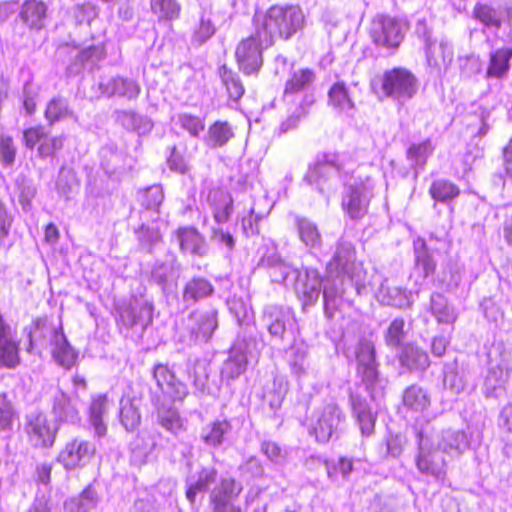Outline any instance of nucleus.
Here are the masks:
<instances>
[{
    "mask_svg": "<svg viewBox=\"0 0 512 512\" xmlns=\"http://www.w3.org/2000/svg\"><path fill=\"white\" fill-rule=\"evenodd\" d=\"M304 23L305 16L298 6L274 5L253 18L254 28L266 46H272L275 37L289 40L304 27Z\"/></svg>",
    "mask_w": 512,
    "mask_h": 512,
    "instance_id": "1",
    "label": "nucleus"
},
{
    "mask_svg": "<svg viewBox=\"0 0 512 512\" xmlns=\"http://www.w3.org/2000/svg\"><path fill=\"white\" fill-rule=\"evenodd\" d=\"M262 346V341L256 337L239 335L229 349L228 358L222 364L221 380L229 384L239 378L249 363L258 361Z\"/></svg>",
    "mask_w": 512,
    "mask_h": 512,
    "instance_id": "2",
    "label": "nucleus"
},
{
    "mask_svg": "<svg viewBox=\"0 0 512 512\" xmlns=\"http://www.w3.org/2000/svg\"><path fill=\"white\" fill-rule=\"evenodd\" d=\"M418 453L415 464L418 471L432 477L437 482H444L447 475V464L441 456L438 447H434L432 429L429 425L415 429Z\"/></svg>",
    "mask_w": 512,
    "mask_h": 512,
    "instance_id": "3",
    "label": "nucleus"
},
{
    "mask_svg": "<svg viewBox=\"0 0 512 512\" xmlns=\"http://www.w3.org/2000/svg\"><path fill=\"white\" fill-rule=\"evenodd\" d=\"M358 373L362 378L365 389L373 401H378L384 396L386 381L379 377L375 359L374 343L368 339H362L356 350Z\"/></svg>",
    "mask_w": 512,
    "mask_h": 512,
    "instance_id": "4",
    "label": "nucleus"
},
{
    "mask_svg": "<svg viewBox=\"0 0 512 512\" xmlns=\"http://www.w3.org/2000/svg\"><path fill=\"white\" fill-rule=\"evenodd\" d=\"M418 90L416 76L407 68L394 67L383 72L376 87L382 97L397 101L411 99Z\"/></svg>",
    "mask_w": 512,
    "mask_h": 512,
    "instance_id": "5",
    "label": "nucleus"
},
{
    "mask_svg": "<svg viewBox=\"0 0 512 512\" xmlns=\"http://www.w3.org/2000/svg\"><path fill=\"white\" fill-rule=\"evenodd\" d=\"M343 415L335 403H327L315 408L306 418V426L310 435L314 436L319 443H327L337 436Z\"/></svg>",
    "mask_w": 512,
    "mask_h": 512,
    "instance_id": "6",
    "label": "nucleus"
},
{
    "mask_svg": "<svg viewBox=\"0 0 512 512\" xmlns=\"http://www.w3.org/2000/svg\"><path fill=\"white\" fill-rule=\"evenodd\" d=\"M269 47L255 28L251 35L241 39L236 45L235 59L239 70L244 75L258 74L263 65V51Z\"/></svg>",
    "mask_w": 512,
    "mask_h": 512,
    "instance_id": "7",
    "label": "nucleus"
},
{
    "mask_svg": "<svg viewBox=\"0 0 512 512\" xmlns=\"http://www.w3.org/2000/svg\"><path fill=\"white\" fill-rule=\"evenodd\" d=\"M369 35L377 46L392 49L399 47L404 39L399 20L389 15L373 18Z\"/></svg>",
    "mask_w": 512,
    "mask_h": 512,
    "instance_id": "8",
    "label": "nucleus"
},
{
    "mask_svg": "<svg viewBox=\"0 0 512 512\" xmlns=\"http://www.w3.org/2000/svg\"><path fill=\"white\" fill-rule=\"evenodd\" d=\"M242 489L241 483L234 479H222L210 493L212 512H241L237 500Z\"/></svg>",
    "mask_w": 512,
    "mask_h": 512,
    "instance_id": "9",
    "label": "nucleus"
},
{
    "mask_svg": "<svg viewBox=\"0 0 512 512\" xmlns=\"http://www.w3.org/2000/svg\"><path fill=\"white\" fill-rule=\"evenodd\" d=\"M152 374L163 397L171 402H182L187 397L189 392L186 384L180 381L167 365L156 364Z\"/></svg>",
    "mask_w": 512,
    "mask_h": 512,
    "instance_id": "10",
    "label": "nucleus"
},
{
    "mask_svg": "<svg viewBox=\"0 0 512 512\" xmlns=\"http://www.w3.org/2000/svg\"><path fill=\"white\" fill-rule=\"evenodd\" d=\"M512 352H504L499 363L491 365L484 382L486 397H499L505 390L512 371Z\"/></svg>",
    "mask_w": 512,
    "mask_h": 512,
    "instance_id": "11",
    "label": "nucleus"
},
{
    "mask_svg": "<svg viewBox=\"0 0 512 512\" xmlns=\"http://www.w3.org/2000/svg\"><path fill=\"white\" fill-rule=\"evenodd\" d=\"M96 447L93 443L83 439H73L68 442L58 456L66 469L85 466L93 458Z\"/></svg>",
    "mask_w": 512,
    "mask_h": 512,
    "instance_id": "12",
    "label": "nucleus"
},
{
    "mask_svg": "<svg viewBox=\"0 0 512 512\" xmlns=\"http://www.w3.org/2000/svg\"><path fill=\"white\" fill-rule=\"evenodd\" d=\"M179 250L182 254L202 257L207 252L204 235L194 226H180L174 232Z\"/></svg>",
    "mask_w": 512,
    "mask_h": 512,
    "instance_id": "13",
    "label": "nucleus"
},
{
    "mask_svg": "<svg viewBox=\"0 0 512 512\" xmlns=\"http://www.w3.org/2000/svg\"><path fill=\"white\" fill-rule=\"evenodd\" d=\"M151 402L157 409V422L162 428L174 436H179L186 430L178 410L166 407L158 392H151Z\"/></svg>",
    "mask_w": 512,
    "mask_h": 512,
    "instance_id": "14",
    "label": "nucleus"
},
{
    "mask_svg": "<svg viewBox=\"0 0 512 512\" xmlns=\"http://www.w3.org/2000/svg\"><path fill=\"white\" fill-rule=\"evenodd\" d=\"M370 200L364 187L350 185L342 197L341 207L351 219L358 220L368 213Z\"/></svg>",
    "mask_w": 512,
    "mask_h": 512,
    "instance_id": "15",
    "label": "nucleus"
},
{
    "mask_svg": "<svg viewBox=\"0 0 512 512\" xmlns=\"http://www.w3.org/2000/svg\"><path fill=\"white\" fill-rule=\"evenodd\" d=\"M79 403V397L76 394L68 395L61 390H56L53 395L52 411L60 421L75 424L80 421Z\"/></svg>",
    "mask_w": 512,
    "mask_h": 512,
    "instance_id": "16",
    "label": "nucleus"
},
{
    "mask_svg": "<svg viewBox=\"0 0 512 512\" xmlns=\"http://www.w3.org/2000/svg\"><path fill=\"white\" fill-rule=\"evenodd\" d=\"M18 364L19 354L16 334L6 322H0V368H14Z\"/></svg>",
    "mask_w": 512,
    "mask_h": 512,
    "instance_id": "17",
    "label": "nucleus"
},
{
    "mask_svg": "<svg viewBox=\"0 0 512 512\" xmlns=\"http://www.w3.org/2000/svg\"><path fill=\"white\" fill-rule=\"evenodd\" d=\"M437 447L448 455L460 456L469 449L470 441L464 431L446 429L441 432Z\"/></svg>",
    "mask_w": 512,
    "mask_h": 512,
    "instance_id": "18",
    "label": "nucleus"
},
{
    "mask_svg": "<svg viewBox=\"0 0 512 512\" xmlns=\"http://www.w3.org/2000/svg\"><path fill=\"white\" fill-rule=\"evenodd\" d=\"M353 415L363 436L369 437L374 433L377 415L367 401L358 395L350 396Z\"/></svg>",
    "mask_w": 512,
    "mask_h": 512,
    "instance_id": "19",
    "label": "nucleus"
},
{
    "mask_svg": "<svg viewBox=\"0 0 512 512\" xmlns=\"http://www.w3.org/2000/svg\"><path fill=\"white\" fill-rule=\"evenodd\" d=\"M208 201L212 207L215 222L218 224L228 222L233 210L231 195L220 188H215L209 191Z\"/></svg>",
    "mask_w": 512,
    "mask_h": 512,
    "instance_id": "20",
    "label": "nucleus"
},
{
    "mask_svg": "<svg viewBox=\"0 0 512 512\" xmlns=\"http://www.w3.org/2000/svg\"><path fill=\"white\" fill-rule=\"evenodd\" d=\"M429 196L435 204H450L461 194L460 187L446 178H437L431 182Z\"/></svg>",
    "mask_w": 512,
    "mask_h": 512,
    "instance_id": "21",
    "label": "nucleus"
},
{
    "mask_svg": "<svg viewBox=\"0 0 512 512\" xmlns=\"http://www.w3.org/2000/svg\"><path fill=\"white\" fill-rule=\"evenodd\" d=\"M217 322H187L181 330L180 341L188 345L207 342L217 329Z\"/></svg>",
    "mask_w": 512,
    "mask_h": 512,
    "instance_id": "22",
    "label": "nucleus"
},
{
    "mask_svg": "<svg viewBox=\"0 0 512 512\" xmlns=\"http://www.w3.org/2000/svg\"><path fill=\"white\" fill-rule=\"evenodd\" d=\"M217 475L218 472L214 467H204L198 472L195 479L188 478L186 480V498L188 501L193 504L197 493L208 491L210 486L216 482Z\"/></svg>",
    "mask_w": 512,
    "mask_h": 512,
    "instance_id": "23",
    "label": "nucleus"
},
{
    "mask_svg": "<svg viewBox=\"0 0 512 512\" xmlns=\"http://www.w3.org/2000/svg\"><path fill=\"white\" fill-rule=\"evenodd\" d=\"M512 59V48H498L489 54V61L486 69V78L501 79L505 77L510 69Z\"/></svg>",
    "mask_w": 512,
    "mask_h": 512,
    "instance_id": "24",
    "label": "nucleus"
},
{
    "mask_svg": "<svg viewBox=\"0 0 512 512\" xmlns=\"http://www.w3.org/2000/svg\"><path fill=\"white\" fill-rule=\"evenodd\" d=\"M399 362L408 370H426L429 365V357L426 351L413 344L403 346L399 354Z\"/></svg>",
    "mask_w": 512,
    "mask_h": 512,
    "instance_id": "25",
    "label": "nucleus"
},
{
    "mask_svg": "<svg viewBox=\"0 0 512 512\" xmlns=\"http://www.w3.org/2000/svg\"><path fill=\"white\" fill-rule=\"evenodd\" d=\"M99 503V495L93 486L89 484L78 497L65 501L64 508L67 512H89Z\"/></svg>",
    "mask_w": 512,
    "mask_h": 512,
    "instance_id": "26",
    "label": "nucleus"
},
{
    "mask_svg": "<svg viewBox=\"0 0 512 512\" xmlns=\"http://www.w3.org/2000/svg\"><path fill=\"white\" fill-rule=\"evenodd\" d=\"M316 74L311 68H300L293 71L284 85V95H294L308 89L315 81Z\"/></svg>",
    "mask_w": 512,
    "mask_h": 512,
    "instance_id": "27",
    "label": "nucleus"
},
{
    "mask_svg": "<svg viewBox=\"0 0 512 512\" xmlns=\"http://www.w3.org/2000/svg\"><path fill=\"white\" fill-rule=\"evenodd\" d=\"M231 430V424L227 420H216L206 424L202 427L200 432V439L206 446L218 447L220 446L225 436Z\"/></svg>",
    "mask_w": 512,
    "mask_h": 512,
    "instance_id": "28",
    "label": "nucleus"
},
{
    "mask_svg": "<svg viewBox=\"0 0 512 512\" xmlns=\"http://www.w3.org/2000/svg\"><path fill=\"white\" fill-rule=\"evenodd\" d=\"M53 357L65 369L71 368L77 358L74 349L68 343L63 331H55L53 335Z\"/></svg>",
    "mask_w": 512,
    "mask_h": 512,
    "instance_id": "29",
    "label": "nucleus"
},
{
    "mask_svg": "<svg viewBox=\"0 0 512 512\" xmlns=\"http://www.w3.org/2000/svg\"><path fill=\"white\" fill-rule=\"evenodd\" d=\"M150 10L158 22H172L180 18L182 5L179 0H150Z\"/></svg>",
    "mask_w": 512,
    "mask_h": 512,
    "instance_id": "30",
    "label": "nucleus"
},
{
    "mask_svg": "<svg viewBox=\"0 0 512 512\" xmlns=\"http://www.w3.org/2000/svg\"><path fill=\"white\" fill-rule=\"evenodd\" d=\"M402 402L407 409L422 413L428 409L431 400L424 388L418 385H411L404 390Z\"/></svg>",
    "mask_w": 512,
    "mask_h": 512,
    "instance_id": "31",
    "label": "nucleus"
},
{
    "mask_svg": "<svg viewBox=\"0 0 512 512\" xmlns=\"http://www.w3.org/2000/svg\"><path fill=\"white\" fill-rule=\"evenodd\" d=\"M57 426L49 422L45 416L34 418V446L51 447L55 441Z\"/></svg>",
    "mask_w": 512,
    "mask_h": 512,
    "instance_id": "32",
    "label": "nucleus"
},
{
    "mask_svg": "<svg viewBox=\"0 0 512 512\" xmlns=\"http://www.w3.org/2000/svg\"><path fill=\"white\" fill-rule=\"evenodd\" d=\"M108 399L106 395H98L92 399L89 410V421L94 428L95 435L102 437L106 434L107 427L103 416L107 411Z\"/></svg>",
    "mask_w": 512,
    "mask_h": 512,
    "instance_id": "33",
    "label": "nucleus"
},
{
    "mask_svg": "<svg viewBox=\"0 0 512 512\" xmlns=\"http://www.w3.org/2000/svg\"><path fill=\"white\" fill-rule=\"evenodd\" d=\"M328 105L338 110L354 108V103L344 82H336L330 87L328 91Z\"/></svg>",
    "mask_w": 512,
    "mask_h": 512,
    "instance_id": "34",
    "label": "nucleus"
},
{
    "mask_svg": "<svg viewBox=\"0 0 512 512\" xmlns=\"http://www.w3.org/2000/svg\"><path fill=\"white\" fill-rule=\"evenodd\" d=\"M473 17L487 28L500 29L502 20L494 7L478 2L472 10Z\"/></svg>",
    "mask_w": 512,
    "mask_h": 512,
    "instance_id": "35",
    "label": "nucleus"
},
{
    "mask_svg": "<svg viewBox=\"0 0 512 512\" xmlns=\"http://www.w3.org/2000/svg\"><path fill=\"white\" fill-rule=\"evenodd\" d=\"M498 425L504 431L503 453L512 458V401L508 402L500 411Z\"/></svg>",
    "mask_w": 512,
    "mask_h": 512,
    "instance_id": "36",
    "label": "nucleus"
},
{
    "mask_svg": "<svg viewBox=\"0 0 512 512\" xmlns=\"http://www.w3.org/2000/svg\"><path fill=\"white\" fill-rule=\"evenodd\" d=\"M214 288L210 281L202 277L192 278L184 287L183 297L186 300L197 301L210 296Z\"/></svg>",
    "mask_w": 512,
    "mask_h": 512,
    "instance_id": "37",
    "label": "nucleus"
},
{
    "mask_svg": "<svg viewBox=\"0 0 512 512\" xmlns=\"http://www.w3.org/2000/svg\"><path fill=\"white\" fill-rule=\"evenodd\" d=\"M307 349L303 346H292L288 352V363L292 374L300 379L307 375L309 363Z\"/></svg>",
    "mask_w": 512,
    "mask_h": 512,
    "instance_id": "38",
    "label": "nucleus"
},
{
    "mask_svg": "<svg viewBox=\"0 0 512 512\" xmlns=\"http://www.w3.org/2000/svg\"><path fill=\"white\" fill-rule=\"evenodd\" d=\"M141 416L137 406L130 399L120 401V422L127 431H134L140 424Z\"/></svg>",
    "mask_w": 512,
    "mask_h": 512,
    "instance_id": "39",
    "label": "nucleus"
},
{
    "mask_svg": "<svg viewBox=\"0 0 512 512\" xmlns=\"http://www.w3.org/2000/svg\"><path fill=\"white\" fill-rule=\"evenodd\" d=\"M208 137L213 146L222 147L234 137V132L229 122L215 121L208 129Z\"/></svg>",
    "mask_w": 512,
    "mask_h": 512,
    "instance_id": "40",
    "label": "nucleus"
},
{
    "mask_svg": "<svg viewBox=\"0 0 512 512\" xmlns=\"http://www.w3.org/2000/svg\"><path fill=\"white\" fill-rule=\"evenodd\" d=\"M219 72L222 82L226 87L229 98L233 101H238L244 95L245 92L241 80L234 72H232L226 66L221 67Z\"/></svg>",
    "mask_w": 512,
    "mask_h": 512,
    "instance_id": "41",
    "label": "nucleus"
},
{
    "mask_svg": "<svg viewBox=\"0 0 512 512\" xmlns=\"http://www.w3.org/2000/svg\"><path fill=\"white\" fill-rule=\"evenodd\" d=\"M326 469L331 480H346L353 470V461L347 457H339L337 460L326 461Z\"/></svg>",
    "mask_w": 512,
    "mask_h": 512,
    "instance_id": "42",
    "label": "nucleus"
},
{
    "mask_svg": "<svg viewBox=\"0 0 512 512\" xmlns=\"http://www.w3.org/2000/svg\"><path fill=\"white\" fill-rule=\"evenodd\" d=\"M434 147L429 139L418 143L412 144L406 152L407 158L414 162L416 165L424 166L427 163L428 157L432 154Z\"/></svg>",
    "mask_w": 512,
    "mask_h": 512,
    "instance_id": "43",
    "label": "nucleus"
},
{
    "mask_svg": "<svg viewBox=\"0 0 512 512\" xmlns=\"http://www.w3.org/2000/svg\"><path fill=\"white\" fill-rule=\"evenodd\" d=\"M208 363L205 360L196 359L189 369V377L192 378L196 390L204 392L208 380Z\"/></svg>",
    "mask_w": 512,
    "mask_h": 512,
    "instance_id": "44",
    "label": "nucleus"
},
{
    "mask_svg": "<svg viewBox=\"0 0 512 512\" xmlns=\"http://www.w3.org/2000/svg\"><path fill=\"white\" fill-rule=\"evenodd\" d=\"M334 168L339 171L342 169L341 163L334 158H329L325 155L322 159H318L310 166V175L315 180H318L327 175L329 169Z\"/></svg>",
    "mask_w": 512,
    "mask_h": 512,
    "instance_id": "45",
    "label": "nucleus"
},
{
    "mask_svg": "<svg viewBox=\"0 0 512 512\" xmlns=\"http://www.w3.org/2000/svg\"><path fill=\"white\" fill-rule=\"evenodd\" d=\"M310 279V275L306 273L305 278L299 277L296 282V291L298 297L303 300V302L310 303L319 297V288L312 284L309 287L307 286V281Z\"/></svg>",
    "mask_w": 512,
    "mask_h": 512,
    "instance_id": "46",
    "label": "nucleus"
},
{
    "mask_svg": "<svg viewBox=\"0 0 512 512\" xmlns=\"http://www.w3.org/2000/svg\"><path fill=\"white\" fill-rule=\"evenodd\" d=\"M163 199L164 195L159 187H149L141 195V205L147 210H157Z\"/></svg>",
    "mask_w": 512,
    "mask_h": 512,
    "instance_id": "47",
    "label": "nucleus"
},
{
    "mask_svg": "<svg viewBox=\"0 0 512 512\" xmlns=\"http://www.w3.org/2000/svg\"><path fill=\"white\" fill-rule=\"evenodd\" d=\"M416 266L420 267L424 277L432 276L436 272V262L426 247L417 252Z\"/></svg>",
    "mask_w": 512,
    "mask_h": 512,
    "instance_id": "48",
    "label": "nucleus"
},
{
    "mask_svg": "<svg viewBox=\"0 0 512 512\" xmlns=\"http://www.w3.org/2000/svg\"><path fill=\"white\" fill-rule=\"evenodd\" d=\"M45 114L49 121H58L69 114L68 105L61 99H53L47 105Z\"/></svg>",
    "mask_w": 512,
    "mask_h": 512,
    "instance_id": "49",
    "label": "nucleus"
},
{
    "mask_svg": "<svg viewBox=\"0 0 512 512\" xmlns=\"http://www.w3.org/2000/svg\"><path fill=\"white\" fill-rule=\"evenodd\" d=\"M179 123L181 127L188 131L192 136H197L205 127L203 120L197 116L187 113L179 116Z\"/></svg>",
    "mask_w": 512,
    "mask_h": 512,
    "instance_id": "50",
    "label": "nucleus"
},
{
    "mask_svg": "<svg viewBox=\"0 0 512 512\" xmlns=\"http://www.w3.org/2000/svg\"><path fill=\"white\" fill-rule=\"evenodd\" d=\"M16 157V150L10 136L0 137V161L5 166H11Z\"/></svg>",
    "mask_w": 512,
    "mask_h": 512,
    "instance_id": "51",
    "label": "nucleus"
},
{
    "mask_svg": "<svg viewBox=\"0 0 512 512\" xmlns=\"http://www.w3.org/2000/svg\"><path fill=\"white\" fill-rule=\"evenodd\" d=\"M262 453L267 456L269 460L274 463H281L284 461L286 452L276 442L265 440L261 444Z\"/></svg>",
    "mask_w": 512,
    "mask_h": 512,
    "instance_id": "52",
    "label": "nucleus"
},
{
    "mask_svg": "<svg viewBox=\"0 0 512 512\" xmlns=\"http://www.w3.org/2000/svg\"><path fill=\"white\" fill-rule=\"evenodd\" d=\"M404 337V322H391L385 337L387 345L391 347L398 346Z\"/></svg>",
    "mask_w": 512,
    "mask_h": 512,
    "instance_id": "53",
    "label": "nucleus"
},
{
    "mask_svg": "<svg viewBox=\"0 0 512 512\" xmlns=\"http://www.w3.org/2000/svg\"><path fill=\"white\" fill-rule=\"evenodd\" d=\"M444 385L455 394H459L465 389V382L463 381V378L453 372L445 375Z\"/></svg>",
    "mask_w": 512,
    "mask_h": 512,
    "instance_id": "54",
    "label": "nucleus"
},
{
    "mask_svg": "<svg viewBox=\"0 0 512 512\" xmlns=\"http://www.w3.org/2000/svg\"><path fill=\"white\" fill-rule=\"evenodd\" d=\"M12 419L11 405L7 401L5 395L0 394V429H6Z\"/></svg>",
    "mask_w": 512,
    "mask_h": 512,
    "instance_id": "55",
    "label": "nucleus"
},
{
    "mask_svg": "<svg viewBox=\"0 0 512 512\" xmlns=\"http://www.w3.org/2000/svg\"><path fill=\"white\" fill-rule=\"evenodd\" d=\"M386 294L388 298L385 299V296L383 295L382 301L390 306L401 307L403 306L404 301L407 300L404 292L398 288L387 289Z\"/></svg>",
    "mask_w": 512,
    "mask_h": 512,
    "instance_id": "56",
    "label": "nucleus"
},
{
    "mask_svg": "<svg viewBox=\"0 0 512 512\" xmlns=\"http://www.w3.org/2000/svg\"><path fill=\"white\" fill-rule=\"evenodd\" d=\"M131 512H158V507L155 499L148 496L136 500Z\"/></svg>",
    "mask_w": 512,
    "mask_h": 512,
    "instance_id": "57",
    "label": "nucleus"
},
{
    "mask_svg": "<svg viewBox=\"0 0 512 512\" xmlns=\"http://www.w3.org/2000/svg\"><path fill=\"white\" fill-rule=\"evenodd\" d=\"M211 238L218 243L224 244L229 250H232L235 246L234 237L229 232H225L222 229H213Z\"/></svg>",
    "mask_w": 512,
    "mask_h": 512,
    "instance_id": "58",
    "label": "nucleus"
},
{
    "mask_svg": "<svg viewBox=\"0 0 512 512\" xmlns=\"http://www.w3.org/2000/svg\"><path fill=\"white\" fill-rule=\"evenodd\" d=\"M402 440L399 436H389L386 439V453L391 457H398L402 453Z\"/></svg>",
    "mask_w": 512,
    "mask_h": 512,
    "instance_id": "59",
    "label": "nucleus"
},
{
    "mask_svg": "<svg viewBox=\"0 0 512 512\" xmlns=\"http://www.w3.org/2000/svg\"><path fill=\"white\" fill-rule=\"evenodd\" d=\"M215 33V28L210 20H201L196 32L200 41L210 38Z\"/></svg>",
    "mask_w": 512,
    "mask_h": 512,
    "instance_id": "60",
    "label": "nucleus"
},
{
    "mask_svg": "<svg viewBox=\"0 0 512 512\" xmlns=\"http://www.w3.org/2000/svg\"><path fill=\"white\" fill-rule=\"evenodd\" d=\"M448 341L445 337H434L431 344V352L436 357H441L445 354Z\"/></svg>",
    "mask_w": 512,
    "mask_h": 512,
    "instance_id": "61",
    "label": "nucleus"
},
{
    "mask_svg": "<svg viewBox=\"0 0 512 512\" xmlns=\"http://www.w3.org/2000/svg\"><path fill=\"white\" fill-rule=\"evenodd\" d=\"M502 236L506 244L512 248V213L507 215L503 221Z\"/></svg>",
    "mask_w": 512,
    "mask_h": 512,
    "instance_id": "62",
    "label": "nucleus"
},
{
    "mask_svg": "<svg viewBox=\"0 0 512 512\" xmlns=\"http://www.w3.org/2000/svg\"><path fill=\"white\" fill-rule=\"evenodd\" d=\"M59 239L58 228L54 224H48L45 228V240L54 243Z\"/></svg>",
    "mask_w": 512,
    "mask_h": 512,
    "instance_id": "63",
    "label": "nucleus"
},
{
    "mask_svg": "<svg viewBox=\"0 0 512 512\" xmlns=\"http://www.w3.org/2000/svg\"><path fill=\"white\" fill-rule=\"evenodd\" d=\"M38 480L47 485L50 480L51 466L48 464H44L38 468Z\"/></svg>",
    "mask_w": 512,
    "mask_h": 512,
    "instance_id": "64",
    "label": "nucleus"
}]
</instances>
